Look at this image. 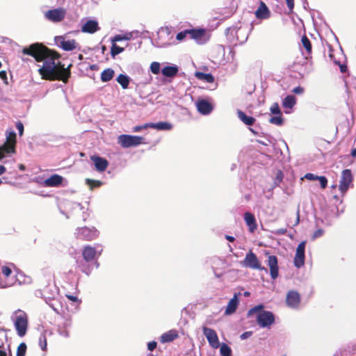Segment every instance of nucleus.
I'll use <instances>...</instances> for the list:
<instances>
[{
  "label": "nucleus",
  "mask_w": 356,
  "mask_h": 356,
  "mask_svg": "<svg viewBox=\"0 0 356 356\" xmlns=\"http://www.w3.org/2000/svg\"><path fill=\"white\" fill-rule=\"evenodd\" d=\"M22 54L29 55L35 58L37 62L43 61L42 66L39 68L38 73L42 79L49 81H68L71 76L70 64L67 67L61 62L56 60L60 58V55L55 50L49 49L42 43H34L22 49Z\"/></svg>",
  "instance_id": "obj_1"
},
{
  "label": "nucleus",
  "mask_w": 356,
  "mask_h": 356,
  "mask_svg": "<svg viewBox=\"0 0 356 356\" xmlns=\"http://www.w3.org/2000/svg\"><path fill=\"white\" fill-rule=\"evenodd\" d=\"M264 308L263 305H258L248 311V316H250L257 314L256 320L259 327H270L275 322V316L270 311L263 310Z\"/></svg>",
  "instance_id": "obj_2"
},
{
  "label": "nucleus",
  "mask_w": 356,
  "mask_h": 356,
  "mask_svg": "<svg viewBox=\"0 0 356 356\" xmlns=\"http://www.w3.org/2000/svg\"><path fill=\"white\" fill-rule=\"evenodd\" d=\"M323 44L324 47V57H328L330 61L334 63L335 65H339L341 72H346L347 71V66L346 64H344L346 57L342 49L340 47L339 50L335 51L333 49L332 47L327 42L325 44L323 42Z\"/></svg>",
  "instance_id": "obj_3"
},
{
  "label": "nucleus",
  "mask_w": 356,
  "mask_h": 356,
  "mask_svg": "<svg viewBox=\"0 0 356 356\" xmlns=\"http://www.w3.org/2000/svg\"><path fill=\"white\" fill-rule=\"evenodd\" d=\"M145 138L139 136L122 134L118 137V142L123 148L136 147L141 144H146Z\"/></svg>",
  "instance_id": "obj_4"
},
{
  "label": "nucleus",
  "mask_w": 356,
  "mask_h": 356,
  "mask_svg": "<svg viewBox=\"0 0 356 356\" xmlns=\"http://www.w3.org/2000/svg\"><path fill=\"white\" fill-rule=\"evenodd\" d=\"M14 325L17 334L21 337H24L26 334L28 328L27 314L19 310L15 317Z\"/></svg>",
  "instance_id": "obj_5"
},
{
  "label": "nucleus",
  "mask_w": 356,
  "mask_h": 356,
  "mask_svg": "<svg viewBox=\"0 0 356 356\" xmlns=\"http://www.w3.org/2000/svg\"><path fill=\"white\" fill-rule=\"evenodd\" d=\"M76 234L77 239L90 241L97 238L99 232L95 228L83 227L78 228Z\"/></svg>",
  "instance_id": "obj_6"
},
{
  "label": "nucleus",
  "mask_w": 356,
  "mask_h": 356,
  "mask_svg": "<svg viewBox=\"0 0 356 356\" xmlns=\"http://www.w3.org/2000/svg\"><path fill=\"white\" fill-rule=\"evenodd\" d=\"M353 181V175L350 170L346 169L341 172V179L339 181V191L344 195L350 187Z\"/></svg>",
  "instance_id": "obj_7"
},
{
  "label": "nucleus",
  "mask_w": 356,
  "mask_h": 356,
  "mask_svg": "<svg viewBox=\"0 0 356 356\" xmlns=\"http://www.w3.org/2000/svg\"><path fill=\"white\" fill-rule=\"evenodd\" d=\"M243 262L245 266L250 268L267 271L266 268L261 266L257 255L252 251L246 254Z\"/></svg>",
  "instance_id": "obj_8"
},
{
  "label": "nucleus",
  "mask_w": 356,
  "mask_h": 356,
  "mask_svg": "<svg viewBox=\"0 0 356 356\" xmlns=\"http://www.w3.org/2000/svg\"><path fill=\"white\" fill-rule=\"evenodd\" d=\"M66 10L63 8H58L47 10L44 13L45 17L52 22H60L65 17Z\"/></svg>",
  "instance_id": "obj_9"
},
{
  "label": "nucleus",
  "mask_w": 356,
  "mask_h": 356,
  "mask_svg": "<svg viewBox=\"0 0 356 356\" xmlns=\"http://www.w3.org/2000/svg\"><path fill=\"white\" fill-rule=\"evenodd\" d=\"M202 331L210 346L215 349L218 348L220 346V342L216 332L205 326L202 327Z\"/></svg>",
  "instance_id": "obj_10"
},
{
  "label": "nucleus",
  "mask_w": 356,
  "mask_h": 356,
  "mask_svg": "<svg viewBox=\"0 0 356 356\" xmlns=\"http://www.w3.org/2000/svg\"><path fill=\"white\" fill-rule=\"evenodd\" d=\"M300 303V296L298 292L296 291H289L286 296V304L288 307L296 309Z\"/></svg>",
  "instance_id": "obj_11"
},
{
  "label": "nucleus",
  "mask_w": 356,
  "mask_h": 356,
  "mask_svg": "<svg viewBox=\"0 0 356 356\" xmlns=\"http://www.w3.org/2000/svg\"><path fill=\"white\" fill-rule=\"evenodd\" d=\"M305 242H301L296 249V255L294 257V265L297 268H300L305 264Z\"/></svg>",
  "instance_id": "obj_12"
},
{
  "label": "nucleus",
  "mask_w": 356,
  "mask_h": 356,
  "mask_svg": "<svg viewBox=\"0 0 356 356\" xmlns=\"http://www.w3.org/2000/svg\"><path fill=\"white\" fill-rule=\"evenodd\" d=\"M267 264L270 268V275L273 280H275L279 276V268L277 258L275 255L268 257Z\"/></svg>",
  "instance_id": "obj_13"
},
{
  "label": "nucleus",
  "mask_w": 356,
  "mask_h": 356,
  "mask_svg": "<svg viewBox=\"0 0 356 356\" xmlns=\"http://www.w3.org/2000/svg\"><path fill=\"white\" fill-rule=\"evenodd\" d=\"M90 159L94 163L95 170L99 172H104L108 166V161L98 155L91 156Z\"/></svg>",
  "instance_id": "obj_14"
},
{
  "label": "nucleus",
  "mask_w": 356,
  "mask_h": 356,
  "mask_svg": "<svg viewBox=\"0 0 356 356\" xmlns=\"http://www.w3.org/2000/svg\"><path fill=\"white\" fill-rule=\"evenodd\" d=\"M63 181V177L62 176L54 174L45 179L43 184L47 187H58L62 184Z\"/></svg>",
  "instance_id": "obj_15"
},
{
  "label": "nucleus",
  "mask_w": 356,
  "mask_h": 356,
  "mask_svg": "<svg viewBox=\"0 0 356 356\" xmlns=\"http://www.w3.org/2000/svg\"><path fill=\"white\" fill-rule=\"evenodd\" d=\"M99 30L98 22L95 20H88L81 27V31L88 33H94Z\"/></svg>",
  "instance_id": "obj_16"
},
{
  "label": "nucleus",
  "mask_w": 356,
  "mask_h": 356,
  "mask_svg": "<svg viewBox=\"0 0 356 356\" xmlns=\"http://www.w3.org/2000/svg\"><path fill=\"white\" fill-rule=\"evenodd\" d=\"M244 220L248 227L250 232L253 233L257 228L254 216L250 212H245L244 213Z\"/></svg>",
  "instance_id": "obj_17"
},
{
  "label": "nucleus",
  "mask_w": 356,
  "mask_h": 356,
  "mask_svg": "<svg viewBox=\"0 0 356 356\" xmlns=\"http://www.w3.org/2000/svg\"><path fill=\"white\" fill-rule=\"evenodd\" d=\"M197 108L198 111L204 115L210 113L213 109V106L208 101L202 99L197 102Z\"/></svg>",
  "instance_id": "obj_18"
},
{
  "label": "nucleus",
  "mask_w": 356,
  "mask_h": 356,
  "mask_svg": "<svg viewBox=\"0 0 356 356\" xmlns=\"http://www.w3.org/2000/svg\"><path fill=\"white\" fill-rule=\"evenodd\" d=\"M255 15L257 19H268L270 17V10L264 2L261 1L257 10L255 11Z\"/></svg>",
  "instance_id": "obj_19"
},
{
  "label": "nucleus",
  "mask_w": 356,
  "mask_h": 356,
  "mask_svg": "<svg viewBox=\"0 0 356 356\" xmlns=\"http://www.w3.org/2000/svg\"><path fill=\"white\" fill-rule=\"evenodd\" d=\"M179 337V334L176 330H170L163 333L160 337L161 343H169L173 341Z\"/></svg>",
  "instance_id": "obj_20"
},
{
  "label": "nucleus",
  "mask_w": 356,
  "mask_h": 356,
  "mask_svg": "<svg viewBox=\"0 0 356 356\" xmlns=\"http://www.w3.org/2000/svg\"><path fill=\"white\" fill-rule=\"evenodd\" d=\"M238 305V294L235 293L233 298L229 301L225 314L226 315H230L234 313L237 309Z\"/></svg>",
  "instance_id": "obj_21"
},
{
  "label": "nucleus",
  "mask_w": 356,
  "mask_h": 356,
  "mask_svg": "<svg viewBox=\"0 0 356 356\" xmlns=\"http://www.w3.org/2000/svg\"><path fill=\"white\" fill-rule=\"evenodd\" d=\"M58 40H61L58 46L65 51H72L76 47L75 40H65L62 37Z\"/></svg>",
  "instance_id": "obj_22"
},
{
  "label": "nucleus",
  "mask_w": 356,
  "mask_h": 356,
  "mask_svg": "<svg viewBox=\"0 0 356 356\" xmlns=\"http://www.w3.org/2000/svg\"><path fill=\"white\" fill-rule=\"evenodd\" d=\"M188 31L191 38L195 40L198 42L202 40L206 33L205 30L203 29H188Z\"/></svg>",
  "instance_id": "obj_23"
},
{
  "label": "nucleus",
  "mask_w": 356,
  "mask_h": 356,
  "mask_svg": "<svg viewBox=\"0 0 356 356\" xmlns=\"http://www.w3.org/2000/svg\"><path fill=\"white\" fill-rule=\"evenodd\" d=\"M15 147L3 143V145L0 146V161L5 158L7 155L15 154Z\"/></svg>",
  "instance_id": "obj_24"
},
{
  "label": "nucleus",
  "mask_w": 356,
  "mask_h": 356,
  "mask_svg": "<svg viewBox=\"0 0 356 356\" xmlns=\"http://www.w3.org/2000/svg\"><path fill=\"white\" fill-rule=\"evenodd\" d=\"M96 255V250L91 246H86L83 250V257L86 261H92Z\"/></svg>",
  "instance_id": "obj_25"
},
{
  "label": "nucleus",
  "mask_w": 356,
  "mask_h": 356,
  "mask_svg": "<svg viewBox=\"0 0 356 356\" xmlns=\"http://www.w3.org/2000/svg\"><path fill=\"white\" fill-rule=\"evenodd\" d=\"M179 69L176 65L165 66L161 70V73L166 77H174L178 73Z\"/></svg>",
  "instance_id": "obj_26"
},
{
  "label": "nucleus",
  "mask_w": 356,
  "mask_h": 356,
  "mask_svg": "<svg viewBox=\"0 0 356 356\" xmlns=\"http://www.w3.org/2000/svg\"><path fill=\"white\" fill-rule=\"evenodd\" d=\"M238 118L246 125H252L256 120L252 116H248L243 111L238 110L237 111Z\"/></svg>",
  "instance_id": "obj_27"
},
{
  "label": "nucleus",
  "mask_w": 356,
  "mask_h": 356,
  "mask_svg": "<svg viewBox=\"0 0 356 356\" xmlns=\"http://www.w3.org/2000/svg\"><path fill=\"white\" fill-rule=\"evenodd\" d=\"M70 325L71 321L70 320H66L62 325L58 326V334L63 337L68 338L70 337V331L68 328Z\"/></svg>",
  "instance_id": "obj_28"
},
{
  "label": "nucleus",
  "mask_w": 356,
  "mask_h": 356,
  "mask_svg": "<svg viewBox=\"0 0 356 356\" xmlns=\"http://www.w3.org/2000/svg\"><path fill=\"white\" fill-rule=\"evenodd\" d=\"M149 128L156 129L157 130H170L172 125L167 122H159L157 123H149Z\"/></svg>",
  "instance_id": "obj_29"
},
{
  "label": "nucleus",
  "mask_w": 356,
  "mask_h": 356,
  "mask_svg": "<svg viewBox=\"0 0 356 356\" xmlns=\"http://www.w3.org/2000/svg\"><path fill=\"white\" fill-rule=\"evenodd\" d=\"M115 74V72L111 68L104 70L101 74V81L102 82H108L111 81Z\"/></svg>",
  "instance_id": "obj_30"
},
{
  "label": "nucleus",
  "mask_w": 356,
  "mask_h": 356,
  "mask_svg": "<svg viewBox=\"0 0 356 356\" xmlns=\"http://www.w3.org/2000/svg\"><path fill=\"white\" fill-rule=\"evenodd\" d=\"M16 134L14 131L6 132V140L4 143L6 145H11L16 148Z\"/></svg>",
  "instance_id": "obj_31"
},
{
  "label": "nucleus",
  "mask_w": 356,
  "mask_h": 356,
  "mask_svg": "<svg viewBox=\"0 0 356 356\" xmlns=\"http://www.w3.org/2000/svg\"><path fill=\"white\" fill-rule=\"evenodd\" d=\"M296 103V99L293 95H287L282 102V106L285 108H292Z\"/></svg>",
  "instance_id": "obj_32"
},
{
  "label": "nucleus",
  "mask_w": 356,
  "mask_h": 356,
  "mask_svg": "<svg viewBox=\"0 0 356 356\" xmlns=\"http://www.w3.org/2000/svg\"><path fill=\"white\" fill-rule=\"evenodd\" d=\"M117 81L119 83V84H120V86H122V88L123 89H127L128 88V86H129V82H130V79H129V77L125 74H120L118 77H117Z\"/></svg>",
  "instance_id": "obj_33"
},
{
  "label": "nucleus",
  "mask_w": 356,
  "mask_h": 356,
  "mask_svg": "<svg viewBox=\"0 0 356 356\" xmlns=\"http://www.w3.org/2000/svg\"><path fill=\"white\" fill-rule=\"evenodd\" d=\"M196 77L201 80H204L207 83H212L214 81V78L211 74H206L203 72H197Z\"/></svg>",
  "instance_id": "obj_34"
},
{
  "label": "nucleus",
  "mask_w": 356,
  "mask_h": 356,
  "mask_svg": "<svg viewBox=\"0 0 356 356\" xmlns=\"http://www.w3.org/2000/svg\"><path fill=\"white\" fill-rule=\"evenodd\" d=\"M86 184L89 186L90 190H93L95 188H99L103 184L101 181L92 179H86Z\"/></svg>",
  "instance_id": "obj_35"
},
{
  "label": "nucleus",
  "mask_w": 356,
  "mask_h": 356,
  "mask_svg": "<svg viewBox=\"0 0 356 356\" xmlns=\"http://www.w3.org/2000/svg\"><path fill=\"white\" fill-rule=\"evenodd\" d=\"M313 181H318V184L321 188H325L327 185V179L324 176H318L313 175Z\"/></svg>",
  "instance_id": "obj_36"
},
{
  "label": "nucleus",
  "mask_w": 356,
  "mask_h": 356,
  "mask_svg": "<svg viewBox=\"0 0 356 356\" xmlns=\"http://www.w3.org/2000/svg\"><path fill=\"white\" fill-rule=\"evenodd\" d=\"M220 353L221 356H231L232 350L227 344L222 343L220 346Z\"/></svg>",
  "instance_id": "obj_37"
},
{
  "label": "nucleus",
  "mask_w": 356,
  "mask_h": 356,
  "mask_svg": "<svg viewBox=\"0 0 356 356\" xmlns=\"http://www.w3.org/2000/svg\"><path fill=\"white\" fill-rule=\"evenodd\" d=\"M269 122L271 124H275L277 126H281L284 123V120H283L282 115L281 114V115H278L277 116L271 117L269 120Z\"/></svg>",
  "instance_id": "obj_38"
},
{
  "label": "nucleus",
  "mask_w": 356,
  "mask_h": 356,
  "mask_svg": "<svg viewBox=\"0 0 356 356\" xmlns=\"http://www.w3.org/2000/svg\"><path fill=\"white\" fill-rule=\"evenodd\" d=\"M124 49L123 47H120L118 46L115 43H113L112 46H111V54L112 57L114 58L116 55L124 51Z\"/></svg>",
  "instance_id": "obj_39"
},
{
  "label": "nucleus",
  "mask_w": 356,
  "mask_h": 356,
  "mask_svg": "<svg viewBox=\"0 0 356 356\" xmlns=\"http://www.w3.org/2000/svg\"><path fill=\"white\" fill-rule=\"evenodd\" d=\"M26 344L24 342L21 343L17 348L16 356H25L26 352Z\"/></svg>",
  "instance_id": "obj_40"
},
{
  "label": "nucleus",
  "mask_w": 356,
  "mask_h": 356,
  "mask_svg": "<svg viewBox=\"0 0 356 356\" xmlns=\"http://www.w3.org/2000/svg\"><path fill=\"white\" fill-rule=\"evenodd\" d=\"M1 272L6 279H8L13 273L11 268L7 266H3L1 268Z\"/></svg>",
  "instance_id": "obj_41"
},
{
  "label": "nucleus",
  "mask_w": 356,
  "mask_h": 356,
  "mask_svg": "<svg viewBox=\"0 0 356 356\" xmlns=\"http://www.w3.org/2000/svg\"><path fill=\"white\" fill-rule=\"evenodd\" d=\"M151 72L154 74L160 72V63L158 62H152L150 65Z\"/></svg>",
  "instance_id": "obj_42"
},
{
  "label": "nucleus",
  "mask_w": 356,
  "mask_h": 356,
  "mask_svg": "<svg viewBox=\"0 0 356 356\" xmlns=\"http://www.w3.org/2000/svg\"><path fill=\"white\" fill-rule=\"evenodd\" d=\"M302 43L303 44L304 47L307 51H311L312 45H311V43H310V41H309V38L306 35L302 36Z\"/></svg>",
  "instance_id": "obj_43"
},
{
  "label": "nucleus",
  "mask_w": 356,
  "mask_h": 356,
  "mask_svg": "<svg viewBox=\"0 0 356 356\" xmlns=\"http://www.w3.org/2000/svg\"><path fill=\"white\" fill-rule=\"evenodd\" d=\"M270 111L271 113H273V114H276V115L282 114L279 104L277 102L273 104V105L270 108Z\"/></svg>",
  "instance_id": "obj_44"
},
{
  "label": "nucleus",
  "mask_w": 356,
  "mask_h": 356,
  "mask_svg": "<svg viewBox=\"0 0 356 356\" xmlns=\"http://www.w3.org/2000/svg\"><path fill=\"white\" fill-rule=\"evenodd\" d=\"M39 344L42 350H47V338L44 335H42L40 337Z\"/></svg>",
  "instance_id": "obj_45"
},
{
  "label": "nucleus",
  "mask_w": 356,
  "mask_h": 356,
  "mask_svg": "<svg viewBox=\"0 0 356 356\" xmlns=\"http://www.w3.org/2000/svg\"><path fill=\"white\" fill-rule=\"evenodd\" d=\"M187 35H189L188 29L178 33L176 35V39L179 41H181L186 38Z\"/></svg>",
  "instance_id": "obj_46"
},
{
  "label": "nucleus",
  "mask_w": 356,
  "mask_h": 356,
  "mask_svg": "<svg viewBox=\"0 0 356 356\" xmlns=\"http://www.w3.org/2000/svg\"><path fill=\"white\" fill-rule=\"evenodd\" d=\"M283 178H284V174H283L282 171L277 170V172H276V177H275V183L277 184H280V182L282 181Z\"/></svg>",
  "instance_id": "obj_47"
},
{
  "label": "nucleus",
  "mask_w": 356,
  "mask_h": 356,
  "mask_svg": "<svg viewBox=\"0 0 356 356\" xmlns=\"http://www.w3.org/2000/svg\"><path fill=\"white\" fill-rule=\"evenodd\" d=\"M147 128H149V123L145 124L143 125L136 126L134 127L133 131L134 132H138Z\"/></svg>",
  "instance_id": "obj_48"
},
{
  "label": "nucleus",
  "mask_w": 356,
  "mask_h": 356,
  "mask_svg": "<svg viewBox=\"0 0 356 356\" xmlns=\"http://www.w3.org/2000/svg\"><path fill=\"white\" fill-rule=\"evenodd\" d=\"M323 229L320 227L316 231L313 232V238L321 236L323 234Z\"/></svg>",
  "instance_id": "obj_49"
},
{
  "label": "nucleus",
  "mask_w": 356,
  "mask_h": 356,
  "mask_svg": "<svg viewBox=\"0 0 356 356\" xmlns=\"http://www.w3.org/2000/svg\"><path fill=\"white\" fill-rule=\"evenodd\" d=\"M16 128L19 131V134L20 136L23 134L24 132V125L21 122H17L16 123Z\"/></svg>",
  "instance_id": "obj_50"
},
{
  "label": "nucleus",
  "mask_w": 356,
  "mask_h": 356,
  "mask_svg": "<svg viewBox=\"0 0 356 356\" xmlns=\"http://www.w3.org/2000/svg\"><path fill=\"white\" fill-rule=\"evenodd\" d=\"M157 346V343L154 341H150L147 343L148 350L150 351L154 350Z\"/></svg>",
  "instance_id": "obj_51"
},
{
  "label": "nucleus",
  "mask_w": 356,
  "mask_h": 356,
  "mask_svg": "<svg viewBox=\"0 0 356 356\" xmlns=\"http://www.w3.org/2000/svg\"><path fill=\"white\" fill-rule=\"evenodd\" d=\"M65 296L68 300H70L72 302H80L79 298L75 296L66 294Z\"/></svg>",
  "instance_id": "obj_52"
},
{
  "label": "nucleus",
  "mask_w": 356,
  "mask_h": 356,
  "mask_svg": "<svg viewBox=\"0 0 356 356\" xmlns=\"http://www.w3.org/2000/svg\"><path fill=\"white\" fill-rule=\"evenodd\" d=\"M124 39H126L125 37H123L120 35H116L112 38V42L115 43V42L121 41Z\"/></svg>",
  "instance_id": "obj_53"
},
{
  "label": "nucleus",
  "mask_w": 356,
  "mask_h": 356,
  "mask_svg": "<svg viewBox=\"0 0 356 356\" xmlns=\"http://www.w3.org/2000/svg\"><path fill=\"white\" fill-rule=\"evenodd\" d=\"M325 220H326V222H325L324 220H321L320 218H318V217H316V224L317 227H320V225H319L320 222L322 224L328 225V222H327V218H325Z\"/></svg>",
  "instance_id": "obj_54"
},
{
  "label": "nucleus",
  "mask_w": 356,
  "mask_h": 356,
  "mask_svg": "<svg viewBox=\"0 0 356 356\" xmlns=\"http://www.w3.org/2000/svg\"><path fill=\"white\" fill-rule=\"evenodd\" d=\"M287 4V7L291 11L294 8V0H285Z\"/></svg>",
  "instance_id": "obj_55"
},
{
  "label": "nucleus",
  "mask_w": 356,
  "mask_h": 356,
  "mask_svg": "<svg viewBox=\"0 0 356 356\" xmlns=\"http://www.w3.org/2000/svg\"><path fill=\"white\" fill-rule=\"evenodd\" d=\"M303 91L304 88L300 86H298L293 89V92L296 94H301L303 92Z\"/></svg>",
  "instance_id": "obj_56"
},
{
  "label": "nucleus",
  "mask_w": 356,
  "mask_h": 356,
  "mask_svg": "<svg viewBox=\"0 0 356 356\" xmlns=\"http://www.w3.org/2000/svg\"><path fill=\"white\" fill-rule=\"evenodd\" d=\"M252 332L249 331V332H245L244 333H243L241 335V338L242 339H247L248 337H250L252 335Z\"/></svg>",
  "instance_id": "obj_57"
},
{
  "label": "nucleus",
  "mask_w": 356,
  "mask_h": 356,
  "mask_svg": "<svg viewBox=\"0 0 356 356\" xmlns=\"http://www.w3.org/2000/svg\"><path fill=\"white\" fill-rule=\"evenodd\" d=\"M0 78L6 80L7 79V74L6 72L4 70L0 71Z\"/></svg>",
  "instance_id": "obj_58"
},
{
  "label": "nucleus",
  "mask_w": 356,
  "mask_h": 356,
  "mask_svg": "<svg viewBox=\"0 0 356 356\" xmlns=\"http://www.w3.org/2000/svg\"><path fill=\"white\" fill-rule=\"evenodd\" d=\"M304 178L311 181L312 180V172L307 173L303 177H301V180H303Z\"/></svg>",
  "instance_id": "obj_59"
},
{
  "label": "nucleus",
  "mask_w": 356,
  "mask_h": 356,
  "mask_svg": "<svg viewBox=\"0 0 356 356\" xmlns=\"http://www.w3.org/2000/svg\"><path fill=\"white\" fill-rule=\"evenodd\" d=\"M225 238L229 242H234L235 241V238L232 236L226 235Z\"/></svg>",
  "instance_id": "obj_60"
},
{
  "label": "nucleus",
  "mask_w": 356,
  "mask_h": 356,
  "mask_svg": "<svg viewBox=\"0 0 356 356\" xmlns=\"http://www.w3.org/2000/svg\"><path fill=\"white\" fill-rule=\"evenodd\" d=\"M6 171V168L4 165H0V175L5 173Z\"/></svg>",
  "instance_id": "obj_61"
},
{
  "label": "nucleus",
  "mask_w": 356,
  "mask_h": 356,
  "mask_svg": "<svg viewBox=\"0 0 356 356\" xmlns=\"http://www.w3.org/2000/svg\"><path fill=\"white\" fill-rule=\"evenodd\" d=\"M346 351L343 350V351H338L337 352L334 356H343V354H346Z\"/></svg>",
  "instance_id": "obj_62"
},
{
  "label": "nucleus",
  "mask_w": 356,
  "mask_h": 356,
  "mask_svg": "<svg viewBox=\"0 0 356 356\" xmlns=\"http://www.w3.org/2000/svg\"><path fill=\"white\" fill-rule=\"evenodd\" d=\"M13 284V282L6 281V282H5V284L3 285V287H9V286H12Z\"/></svg>",
  "instance_id": "obj_63"
},
{
  "label": "nucleus",
  "mask_w": 356,
  "mask_h": 356,
  "mask_svg": "<svg viewBox=\"0 0 356 356\" xmlns=\"http://www.w3.org/2000/svg\"><path fill=\"white\" fill-rule=\"evenodd\" d=\"M346 88H347V90L348 92H351V83L348 82V81H346Z\"/></svg>",
  "instance_id": "obj_64"
}]
</instances>
